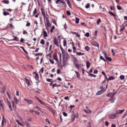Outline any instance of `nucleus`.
<instances>
[{
	"instance_id": "obj_1",
	"label": "nucleus",
	"mask_w": 127,
	"mask_h": 127,
	"mask_svg": "<svg viewBox=\"0 0 127 127\" xmlns=\"http://www.w3.org/2000/svg\"><path fill=\"white\" fill-rule=\"evenodd\" d=\"M46 23L45 24L46 28H47V27H50L51 25V24L50 23L49 20L47 17H46L45 18Z\"/></svg>"
},
{
	"instance_id": "obj_2",
	"label": "nucleus",
	"mask_w": 127,
	"mask_h": 127,
	"mask_svg": "<svg viewBox=\"0 0 127 127\" xmlns=\"http://www.w3.org/2000/svg\"><path fill=\"white\" fill-rule=\"evenodd\" d=\"M65 58V55H63V66L65 68L66 64V60H64Z\"/></svg>"
},
{
	"instance_id": "obj_3",
	"label": "nucleus",
	"mask_w": 127,
	"mask_h": 127,
	"mask_svg": "<svg viewBox=\"0 0 127 127\" xmlns=\"http://www.w3.org/2000/svg\"><path fill=\"white\" fill-rule=\"evenodd\" d=\"M24 100L26 101L27 103L29 104H31L32 103L33 101L31 100H28L24 98Z\"/></svg>"
},
{
	"instance_id": "obj_4",
	"label": "nucleus",
	"mask_w": 127,
	"mask_h": 127,
	"mask_svg": "<svg viewBox=\"0 0 127 127\" xmlns=\"http://www.w3.org/2000/svg\"><path fill=\"white\" fill-rule=\"evenodd\" d=\"M53 57L54 59L58 62H59V61L57 57V55L55 53L54 54Z\"/></svg>"
},
{
	"instance_id": "obj_5",
	"label": "nucleus",
	"mask_w": 127,
	"mask_h": 127,
	"mask_svg": "<svg viewBox=\"0 0 127 127\" xmlns=\"http://www.w3.org/2000/svg\"><path fill=\"white\" fill-rule=\"evenodd\" d=\"M41 10L42 15L43 16L44 19H45V10L43 8H41Z\"/></svg>"
},
{
	"instance_id": "obj_6",
	"label": "nucleus",
	"mask_w": 127,
	"mask_h": 127,
	"mask_svg": "<svg viewBox=\"0 0 127 127\" xmlns=\"http://www.w3.org/2000/svg\"><path fill=\"white\" fill-rule=\"evenodd\" d=\"M91 44L93 46H96L97 47H98L99 46V44L97 42H95L94 41L92 42L91 43Z\"/></svg>"
},
{
	"instance_id": "obj_7",
	"label": "nucleus",
	"mask_w": 127,
	"mask_h": 127,
	"mask_svg": "<svg viewBox=\"0 0 127 127\" xmlns=\"http://www.w3.org/2000/svg\"><path fill=\"white\" fill-rule=\"evenodd\" d=\"M53 42L57 46H59V43L58 40H57V38L55 37L54 38Z\"/></svg>"
},
{
	"instance_id": "obj_8",
	"label": "nucleus",
	"mask_w": 127,
	"mask_h": 127,
	"mask_svg": "<svg viewBox=\"0 0 127 127\" xmlns=\"http://www.w3.org/2000/svg\"><path fill=\"white\" fill-rule=\"evenodd\" d=\"M71 117L72 118H73L72 121H73L76 116V115H75L73 111L71 112Z\"/></svg>"
},
{
	"instance_id": "obj_9",
	"label": "nucleus",
	"mask_w": 127,
	"mask_h": 127,
	"mask_svg": "<svg viewBox=\"0 0 127 127\" xmlns=\"http://www.w3.org/2000/svg\"><path fill=\"white\" fill-rule=\"evenodd\" d=\"M84 66L83 64H78L77 65H76V67L78 69H80L83 66Z\"/></svg>"
},
{
	"instance_id": "obj_10",
	"label": "nucleus",
	"mask_w": 127,
	"mask_h": 127,
	"mask_svg": "<svg viewBox=\"0 0 127 127\" xmlns=\"http://www.w3.org/2000/svg\"><path fill=\"white\" fill-rule=\"evenodd\" d=\"M25 81L27 83L28 85L29 86H30L31 85L30 83V80L26 78H25Z\"/></svg>"
},
{
	"instance_id": "obj_11",
	"label": "nucleus",
	"mask_w": 127,
	"mask_h": 127,
	"mask_svg": "<svg viewBox=\"0 0 127 127\" xmlns=\"http://www.w3.org/2000/svg\"><path fill=\"white\" fill-rule=\"evenodd\" d=\"M7 104L9 107L10 111H12L13 109L11 107V105L10 102L8 101L7 102Z\"/></svg>"
},
{
	"instance_id": "obj_12",
	"label": "nucleus",
	"mask_w": 127,
	"mask_h": 127,
	"mask_svg": "<svg viewBox=\"0 0 127 127\" xmlns=\"http://www.w3.org/2000/svg\"><path fill=\"white\" fill-rule=\"evenodd\" d=\"M105 91V90L104 91H103L102 90H100V91H99L97 92L96 93V95H100L102 94Z\"/></svg>"
},
{
	"instance_id": "obj_13",
	"label": "nucleus",
	"mask_w": 127,
	"mask_h": 127,
	"mask_svg": "<svg viewBox=\"0 0 127 127\" xmlns=\"http://www.w3.org/2000/svg\"><path fill=\"white\" fill-rule=\"evenodd\" d=\"M60 2L62 3H63L65 2L63 0H57L56 1V3L57 4H60V3L59 2Z\"/></svg>"
},
{
	"instance_id": "obj_14",
	"label": "nucleus",
	"mask_w": 127,
	"mask_h": 127,
	"mask_svg": "<svg viewBox=\"0 0 127 127\" xmlns=\"http://www.w3.org/2000/svg\"><path fill=\"white\" fill-rule=\"evenodd\" d=\"M125 110L124 109H123L122 110H117L116 111V112L118 114H121Z\"/></svg>"
},
{
	"instance_id": "obj_15",
	"label": "nucleus",
	"mask_w": 127,
	"mask_h": 127,
	"mask_svg": "<svg viewBox=\"0 0 127 127\" xmlns=\"http://www.w3.org/2000/svg\"><path fill=\"white\" fill-rule=\"evenodd\" d=\"M2 2L6 4H8L9 2L8 0H3L2 1Z\"/></svg>"
},
{
	"instance_id": "obj_16",
	"label": "nucleus",
	"mask_w": 127,
	"mask_h": 127,
	"mask_svg": "<svg viewBox=\"0 0 127 127\" xmlns=\"http://www.w3.org/2000/svg\"><path fill=\"white\" fill-rule=\"evenodd\" d=\"M86 65L87 68H88L90 67V64L89 61H88L86 62Z\"/></svg>"
},
{
	"instance_id": "obj_17",
	"label": "nucleus",
	"mask_w": 127,
	"mask_h": 127,
	"mask_svg": "<svg viewBox=\"0 0 127 127\" xmlns=\"http://www.w3.org/2000/svg\"><path fill=\"white\" fill-rule=\"evenodd\" d=\"M35 79L37 81H38L39 79V76L38 75V74L36 73L35 76Z\"/></svg>"
},
{
	"instance_id": "obj_18",
	"label": "nucleus",
	"mask_w": 127,
	"mask_h": 127,
	"mask_svg": "<svg viewBox=\"0 0 127 127\" xmlns=\"http://www.w3.org/2000/svg\"><path fill=\"white\" fill-rule=\"evenodd\" d=\"M13 36L15 37V39H13L9 40H16L17 41H19V40L16 36Z\"/></svg>"
},
{
	"instance_id": "obj_19",
	"label": "nucleus",
	"mask_w": 127,
	"mask_h": 127,
	"mask_svg": "<svg viewBox=\"0 0 127 127\" xmlns=\"http://www.w3.org/2000/svg\"><path fill=\"white\" fill-rule=\"evenodd\" d=\"M76 55L78 56H80L81 55H85V53H82L81 52L76 53Z\"/></svg>"
},
{
	"instance_id": "obj_20",
	"label": "nucleus",
	"mask_w": 127,
	"mask_h": 127,
	"mask_svg": "<svg viewBox=\"0 0 127 127\" xmlns=\"http://www.w3.org/2000/svg\"><path fill=\"white\" fill-rule=\"evenodd\" d=\"M110 117L111 119H115L116 118L114 114L110 116Z\"/></svg>"
},
{
	"instance_id": "obj_21",
	"label": "nucleus",
	"mask_w": 127,
	"mask_h": 127,
	"mask_svg": "<svg viewBox=\"0 0 127 127\" xmlns=\"http://www.w3.org/2000/svg\"><path fill=\"white\" fill-rule=\"evenodd\" d=\"M20 48L22 49L24 51L25 53H26V54H28V52L25 50L24 48L23 47H22V46H21L20 47Z\"/></svg>"
},
{
	"instance_id": "obj_22",
	"label": "nucleus",
	"mask_w": 127,
	"mask_h": 127,
	"mask_svg": "<svg viewBox=\"0 0 127 127\" xmlns=\"http://www.w3.org/2000/svg\"><path fill=\"white\" fill-rule=\"evenodd\" d=\"M114 79V77L113 76H111L109 77L107 79L108 81L113 80Z\"/></svg>"
},
{
	"instance_id": "obj_23",
	"label": "nucleus",
	"mask_w": 127,
	"mask_h": 127,
	"mask_svg": "<svg viewBox=\"0 0 127 127\" xmlns=\"http://www.w3.org/2000/svg\"><path fill=\"white\" fill-rule=\"evenodd\" d=\"M3 15L5 16H6L7 15H9V13L8 12H3Z\"/></svg>"
},
{
	"instance_id": "obj_24",
	"label": "nucleus",
	"mask_w": 127,
	"mask_h": 127,
	"mask_svg": "<svg viewBox=\"0 0 127 127\" xmlns=\"http://www.w3.org/2000/svg\"><path fill=\"white\" fill-rule=\"evenodd\" d=\"M102 53L104 54V57L106 58V57H108L107 56V54L105 51H103L102 52Z\"/></svg>"
},
{
	"instance_id": "obj_25",
	"label": "nucleus",
	"mask_w": 127,
	"mask_h": 127,
	"mask_svg": "<svg viewBox=\"0 0 127 127\" xmlns=\"http://www.w3.org/2000/svg\"><path fill=\"white\" fill-rule=\"evenodd\" d=\"M43 35L45 37H46L47 36V35L46 32L45 31H44L43 32Z\"/></svg>"
},
{
	"instance_id": "obj_26",
	"label": "nucleus",
	"mask_w": 127,
	"mask_h": 127,
	"mask_svg": "<svg viewBox=\"0 0 127 127\" xmlns=\"http://www.w3.org/2000/svg\"><path fill=\"white\" fill-rule=\"evenodd\" d=\"M66 45V40H64L63 41V46H65Z\"/></svg>"
},
{
	"instance_id": "obj_27",
	"label": "nucleus",
	"mask_w": 127,
	"mask_h": 127,
	"mask_svg": "<svg viewBox=\"0 0 127 127\" xmlns=\"http://www.w3.org/2000/svg\"><path fill=\"white\" fill-rule=\"evenodd\" d=\"M14 101L16 102V103H17L19 102V100H18L16 98L15 96L14 98Z\"/></svg>"
},
{
	"instance_id": "obj_28",
	"label": "nucleus",
	"mask_w": 127,
	"mask_h": 127,
	"mask_svg": "<svg viewBox=\"0 0 127 127\" xmlns=\"http://www.w3.org/2000/svg\"><path fill=\"white\" fill-rule=\"evenodd\" d=\"M85 49L86 51H88L90 50V48L88 46H86L85 47Z\"/></svg>"
},
{
	"instance_id": "obj_29",
	"label": "nucleus",
	"mask_w": 127,
	"mask_h": 127,
	"mask_svg": "<svg viewBox=\"0 0 127 127\" xmlns=\"http://www.w3.org/2000/svg\"><path fill=\"white\" fill-rule=\"evenodd\" d=\"M43 54L42 53H39L37 54H35V56H36L38 55L41 56Z\"/></svg>"
},
{
	"instance_id": "obj_30",
	"label": "nucleus",
	"mask_w": 127,
	"mask_h": 127,
	"mask_svg": "<svg viewBox=\"0 0 127 127\" xmlns=\"http://www.w3.org/2000/svg\"><path fill=\"white\" fill-rule=\"evenodd\" d=\"M75 72L76 73L77 77L78 78L79 77V76L80 75L79 74L78 72L77 71H75Z\"/></svg>"
},
{
	"instance_id": "obj_31",
	"label": "nucleus",
	"mask_w": 127,
	"mask_h": 127,
	"mask_svg": "<svg viewBox=\"0 0 127 127\" xmlns=\"http://www.w3.org/2000/svg\"><path fill=\"white\" fill-rule=\"evenodd\" d=\"M106 59L107 60H108L109 62H111L112 61L111 58L109 57H106Z\"/></svg>"
},
{
	"instance_id": "obj_32",
	"label": "nucleus",
	"mask_w": 127,
	"mask_h": 127,
	"mask_svg": "<svg viewBox=\"0 0 127 127\" xmlns=\"http://www.w3.org/2000/svg\"><path fill=\"white\" fill-rule=\"evenodd\" d=\"M73 52L74 53H75L76 51V48L75 47L73 46Z\"/></svg>"
},
{
	"instance_id": "obj_33",
	"label": "nucleus",
	"mask_w": 127,
	"mask_h": 127,
	"mask_svg": "<svg viewBox=\"0 0 127 127\" xmlns=\"http://www.w3.org/2000/svg\"><path fill=\"white\" fill-rule=\"evenodd\" d=\"M40 43L41 44H42L43 45L45 44L44 41L43 39H42L41 41L40 42Z\"/></svg>"
},
{
	"instance_id": "obj_34",
	"label": "nucleus",
	"mask_w": 127,
	"mask_h": 127,
	"mask_svg": "<svg viewBox=\"0 0 127 127\" xmlns=\"http://www.w3.org/2000/svg\"><path fill=\"white\" fill-rule=\"evenodd\" d=\"M120 78L121 80H123L125 78V76L123 75H121Z\"/></svg>"
},
{
	"instance_id": "obj_35",
	"label": "nucleus",
	"mask_w": 127,
	"mask_h": 127,
	"mask_svg": "<svg viewBox=\"0 0 127 127\" xmlns=\"http://www.w3.org/2000/svg\"><path fill=\"white\" fill-rule=\"evenodd\" d=\"M100 59L102 60L103 61H104L105 62H106V61L105 59H104L102 56H100Z\"/></svg>"
},
{
	"instance_id": "obj_36",
	"label": "nucleus",
	"mask_w": 127,
	"mask_h": 127,
	"mask_svg": "<svg viewBox=\"0 0 127 127\" xmlns=\"http://www.w3.org/2000/svg\"><path fill=\"white\" fill-rule=\"evenodd\" d=\"M117 9L118 10H121L122 9V7H121L120 6H119L118 5H117Z\"/></svg>"
},
{
	"instance_id": "obj_37",
	"label": "nucleus",
	"mask_w": 127,
	"mask_h": 127,
	"mask_svg": "<svg viewBox=\"0 0 127 127\" xmlns=\"http://www.w3.org/2000/svg\"><path fill=\"white\" fill-rule=\"evenodd\" d=\"M79 19L78 18H76V24H78L79 23Z\"/></svg>"
},
{
	"instance_id": "obj_38",
	"label": "nucleus",
	"mask_w": 127,
	"mask_h": 127,
	"mask_svg": "<svg viewBox=\"0 0 127 127\" xmlns=\"http://www.w3.org/2000/svg\"><path fill=\"white\" fill-rule=\"evenodd\" d=\"M36 8H35V9H34V10L33 12V15H32V16H34L35 14L36 13Z\"/></svg>"
},
{
	"instance_id": "obj_39",
	"label": "nucleus",
	"mask_w": 127,
	"mask_h": 127,
	"mask_svg": "<svg viewBox=\"0 0 127 127\" xmlns=\"http://www.w3.org/2000/svg\"><path fill=\"white\" fill-rule=\"evenodd\" d=\"M101 22V20L99 18L97 21V25L99 24V23Z\"/></svg>"
},
{
	"instance_id": "obj_40",
	"label": "nucleus",
	"mask_w": 127,
	"mask_h": 127,
	"mask_svg": "<svg viewBox=\"0 0 127 127\" xmlns=\"http://www.w3.org/2000/svg\"><path fill=\"white\" fill-rule=\"evenodd\" d=\"M117 92H116L115 93H110L111 95V97H112L113 96H114L115 94Z\"/></svg>"
},
{
	"instance_id": "obj_41",
	"label": "nucleus",
	"mask_w": 127,
	"mask_h": 127,
	"mask_svg": "<svg viewBox=\"0 0 127 127\" xmlns=\"http://www.w3.org/2000/svg\"><path fill=\"white\" fill-rule=\"evenodd\" d=\"M90 6V4L89 3L87 4L85 6V7L87 8H88Z\"/></svg>"
},
{
	"instance_id": "obj_42",
	"label": "nucleus",
	"mask_w": 127,
	"mask_h": 127,
	"mask_svg": "<svg viewBox=\"0 0 127 127\" xmlns=\"http://www.w3.org/2000/svg\"><path fill=\"white\" fill-rule=\"evenodd\" d=\"M16 122H17V123H18V124L19 125H20L21 126H23V125L21 123L19 122V121L18 120L16 121Z\"/></svg>"
},
{
	"instance_id": "obj_43",
	"label": "nucleus",
	"mask_w": 127,
	"mask_h": 127,
	"mask_svg": "<svg viewBox=\"0 0 127 127\" xmlns=\"http://www.w3.org/2000/svg\"><path fill=\"white\" fill-rule=\"evenodd\" d=\"M78 62V61L77 60V61H73L74 64L75 66H76V65H77Z\"/></svg>"
},
{
	"instance_id": "obj_44",
	"label": "nucleus",
	"mask_w": 127,
	"mask_h": 127,
	"mask_svg": "<svg viewBox=\"0 0 127 127\" xmlns=\"http://www.w3.org/2000/svg\"><path fill=\"white\" fill-rule=\"evenodd\" d=\"M90 34L89 32H87L85 34V36L87 37H88L89 36Z\"/></svg>"
},
{
	"instance_id": "obj_45",
	"label": "nucleus",
	"mask_w": 127,
	"mask_h": 127,
	"mask_svg": "<svg viewBox=\"0 0 127 127\" xmlns=\"http://www.w3.org/2000/svg\"><path fill=\"white\" fill-rule=\"evenodd\" d=\"M9 26L11 29H14V27L13 26V25L12 24H10Z\"/></svg>"
},
{
	"instance_id": "obj_46",
	"label": "nucleus",
	"mask_w": 127,
	"mask_h": 127,
	"mask_svg": "<svg viewBox=\"0 0 127 127\" xmlns=\"http://www.w3.org/2000/svg\"><path fill=\"white\" fill-rule=\"evenodd\" d=\"M109 14L113 16H115V15L111 12L110 11L109 13Z\"/></svg>"
},
{
	"instance_id": "obj_47",
	"label": "nucleus",
	"mask_w": 127,
	"mask_h": 127,
	"mask_svg": "<svg viewBox=\"0 0 127 127\" xmlns=\"http://www.w3.org/2000/svg\"><path fill=\"white\" fill-rule=\"evenodd\" d=\"M52 21L53 23L55 24L56 26H57V24L56 23V21L55 20H54L53 19H52Z\"/></svg>"
},
{
	"instance_id": "obj_48",
	"label": "nucleus",
	"mask_w": 127,
	"mask_h": 127,
	"mask_svg": "<svg viewBox=\"0 0 127 127\" xmlns=\"http://www.w3.org/2000/svg\"><path fill=\"white\" fill-rule=\"evenodd\" d=\"M49 109L50 110V111H51V112L52 113H53V115H54L55 113V112H54V111L52 109H51L50 108H49Z\"/></svg>"
},
{
	"instance_id": "obj_49",
	"label": "nucleus",
	"mask_w": 127,
	"mask_h": 127,
	"mask_svg": "<svg viewBox=\"0 0 127 127\" xmlns=\"http://www.w3.org/2000/svg\"><path fill=\"white\" fill-rule=\"evenodd\" d=\"M87 127H91V126L90 122H88V125Z\"/></svg>"
},
{
	"instance_id": "obj_50",
	"label": "nucleus",
	"mask_w": 127,
	"mask_h": 127,
	"mask_svg": "<svg viewBox=\"0 0 127 127\" xmlns=\"http://www.w3.org/2000/svg\"><path fill=\"white\" fill-rule=\"evenodd\" d=\"M72 58L74 60L73 61H77V59L75 57L73 56Z\"/></svg>"
},
{
	"instance_id": "obj_51",
	"label": "nucleus",
	"mask_w": 127,
	"mask_h": 127,
	"mask_svg": "<svg viewBox=\"0 0 127 127\" xmlns=\"http://www.w3.org/2000/svg\"><path fill=\"white\" fill-rule=\"evenodd\" d=\"M38 101L40 103V104L43 105H45L44 103L43 102H42L41 100L39 99V100Z\"/></svg>"
},
{
	"instance_id": "obj_52",
	"label": "nucleus",
	"mask_w": 127,
	"mask_h": 127,
	"mask_svg": "<svg viewBox=\"0 0 127 127\" xmlns=\"http://www.w3.org/2000/svg\"><path fill=\"white\" fill-rule=\"evenodd\" d=\"M67 3L68 5L69 6V7L70 8H72L71 7V4L70 2V1H69V2H67Z\"/></svg>"
},
{
	"instance_id": "obj_53",
	"label": "nucleus",
	"mask_w": 127,
	"mask_h": 127,
	"mask_svg": "<svg viewBox=\"0 0 127 127\" xmlns=\"http://www.w3.org/2000/svg\"><path fill=\"white\" fill-rule=\"evenodd\" d=\"M66 14L68 15L69 16H70L71 14V13H70V11H67Z\"/></svg>"
},
{
	"instance_id": "obj_54",
	"label": "nucleus",
	"mask_w": 127,
	"mask_h": 127,
	"mask_svg": "<svg viewBox=\"0 0 127 127\" xmlns=\"http://www.w3.org/2000/svg\"><path fill=\"white\" fill-rule=\"evenodd\" d=\"M49 60L50 62L52 64H54V61H53V60H52V59H49Z\"/></svg>"
},
{
	"instance_id": "obj_55",
	"label": "nucleus",
	"mask_w": 127,
	"mask_h": 127,
	"mask_svg": "<svg viewBox=\"0 0 127 127\" xmlns=\"http://www.w3.org/2000/svg\"><path fill=\"white\" fill-rule=\"evenodd\" d=\"M63 114L64 116L66 117L67 116V114L64 112H63Z\"/></svg>"
},
{
	"instance_id": "obj_56",
	"label": "nucleus",
	"mask_w": 127,
	"mask_h": 127,
	"mask_svg": "<svg viewBox=\"0 0 127 127\" xmlns=\"http://www.w3.org/2000/svg\"><path fill=\"white\" fill-rule=\"evenodd\" d=\"M64 98L65 100H69V98L68 96L65 97Z\"/></svg>"
},
{
	"instance_id": "obj_57",
	"label": "nucleus",
	"mask_w": 127,
	"mask_h": 127,
	"mask_svg": "<svg viewBox=\"0 0 127 127\" xmlns=\"http://www.w3.org/2000/svg\"><path fill=\"white\" fill-rule=\"evenodd\" d=\"M89 75H90V76L91 77H95L96 76L95 75H94L93 74H91V73L89 74Z\"/></svg>"
},
{
	"instance_id": "obj_58",
	"label": "nucleus",
	"mask_w": 127,
	"mask_h": 127,
	"mask_svg": "<svg viewBox=\"0 0 127 127\" xmlns=\"http://www.w3.org/2000/svg\"><path fill=\"white\" fill-rule=\"evenodd\" d=\"M6 93V94H7V95H8V98H9V99L10 100V95H9V93H8V91H7Z\"/></svg>"
},
{
	"instance_id": "obj_59",
	"label": "nucleus",
	"mask_w": 127,
	"mask_h": 127,
	"mask_svg": "<svg viewBox=\"0 0 127 127\" xmlns=\"http://www.w3.org/2000/svg\"><path fill=\"white\" fill-rule=\"evenodd\" d=\"M52 80V79H46V81L48 82H51V80Z\"/></svg>"
},
{
	"instance_id": "obj_60",
	"label": "nucleus",
	"mask_w": 127,
	"mask_h": 127,
	"mask_svg": "<svg viewBox=\"0 0 127 127\" xmlns=\"http://www.w3.org/2000/svg\"><path fill=\"white\" fill-rule=\"evenodd\" d=\"M45 121L47 123H48L49 124H50V123L49 121V119H48L47 118L45 120Z\"/></svg>"
},
{
	"instance_id": "obj_61",
	"label": "nucleus",
	"mask_w": 127,
	"mask_h": 127,
	"mask_svg": "<svg viewBox=\"0 0 127 127\" xmlns=\"http://www.w3.org/2000/svg\"><path fill=\"white\" fill-rule=\"evenodd\" d=\"M26 124L27 126V127H30V124L29 123H28L27 122H26Z\"/></svg>"
},
{
	"instance_id": "obj_62",
	"label": "nucleus",
	"mask_w": 127,
	"mask_h": 127,
	"mask_svg": "<svg viewBox=\"0 0 127 127\" xmlns=\"http://www.w3.org/2000/svg\"><path fill=\"white\" fill-rule=\"evenodd\" d=\"M109 123L107 121H106L105 123V124L106 125V126H108L109 125Z\"/></svg>"
},
{
	"instance_id": "obj_63",
	"label": "nucleus",
	"mask_w": 127,
	"mask_h": 127,
	"mask_svg": "<svg viewBox=\"0 0 127 127\" xmlns=\"http://www.w3.org/2000/svg\"><path fill=\"white\" fill-rule=\"evenodd\" d=\"M30 25V23L28 22L27 23L26 25V26L27 27H29Z\"/></svg>"
},
{
	"instance_id": "obj_64",
	"label": "nucleus",
	"mask_w": 127,
	"mask_h": 127,
	"mask_svg": "<svg viewBox=\"0 0 127 127\" xmlns=\"http://www.w3.org/2000/svg\"><path fill=\"white\" fill-rule=\"evenodd\" d=\"M23 34H28V32H26V31H24L23 32Z\"/></svg>"
}]
</instances>
